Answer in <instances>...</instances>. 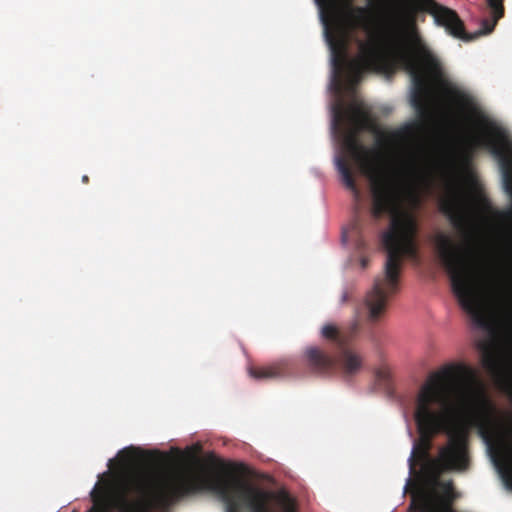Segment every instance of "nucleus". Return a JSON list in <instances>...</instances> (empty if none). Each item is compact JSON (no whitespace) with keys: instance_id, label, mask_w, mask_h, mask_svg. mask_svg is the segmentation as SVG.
Wrapping results in <instances>:
<instances>
[{"instance_id":"obj_4","label":"nucleus","mask_w":512,"mask_h":512,"mask_svg":"<svg viewBox=\"0 0 512 512\" xmlns=\"http://www.w3.org/2000/svg\"><path fill=\"white\" fill-rule=\"evenodd\" d=\"M357 321L346 328H339L334 324H325L321 329L324 339L332 342L338 349L336 357L325 350L311 346L305 350L307 367L316 374L327 375L338 370L343 378L351 379L364 367V358L348 346L358 332Z\"/></svg>"},{"instance_id":"obj_7","label":"nucleus","mask_w":512,"mask_h":512,"mask_svg":"<svg viewBox=\"0 0 512 512\" xmlns=\"http://www.w3.org/2000/svg\"><path fill=\"white\" fill-rule=\"evenodd\" d=\"M291 365L288 360H280L268 366H255L249 369V374L257 380L275 379L288 375Z\"/></svg>"},{"instance_id":"obj_1","label":"nucleus","mask_w":512,"mask_h":512,"mask_svg":"<svg viewBox=\"0 0 512 512\" xmlns=\"http://www.w3.org/2000/svg\"><path fill=\"white\" fill-rule=\"evenodd\" d=\"M497 408L475 370L464 363H449L429 374L416 397L414 418L419 433L408 459L410 475L465 472L470 467L465 420L491 450L503 442L497 427Z\"/></svg>"},{"instance_id":"obj_13","label":"nucleus","mask_w":512,"mask_h":512,"mask_svg":"<svg viewBox=\"0 0 512 512\" xmlns=\"http://www.w3.org/2000/svg\"><path fill=\"white\" fill-rule=\"evenodd\" d=\"M347 298H348L347 293H344L343 296H342V302H346Z\"/></svg>"},{"instance_id":"obj_12","label":"nucleus","mask_w":512,"mask_h":512,"mask_svg":"<svg viewBox=\"0 0 512 512\" xmlns=\"http://www.w3.org/2000/svg\"><path fill=\"white\" fill-rule=\"evenodd\" d=\"M82 182H83V183H85V184H87V183L89 182V177H88L87 175H84V176L82 177Z\"/></svg>"},{"instance_id":"obj_3","label":"nucleus","mask_w":512,"mask_h":512,"mask_svg":"<svg viewBox=\"0 0 512 512\" xmlns=\"http://www.w3.org/2000/svg\"><path fill=\"white\" fill-rule=\"evenodd\" d=\"M441 207L453 226L462 233L465 244L456 243L448 234H437L435 246L438 259L450 279L452 291L462 309L478 327L486 328L488 318L479 281L469 260L468 244L472 239L469 205L460 187L455 184L450 186L449 195L443 200Z\"/></svg>"},{"instance_id":"obj_2","label":"nucleus","mask_w":512,"mask_h":512,"mask_svg":"<svg viewBox=\"0 0 512 512\" xmlns=\"http://www.w3.org/2000/svg\"><path fill=\"white\" fill-rule=\"evenodd\" d=\"M211 491L225 504V512H271V492L243 479L231 471L208 475L189 468L166 474H138L129 478L116 492L95 488L94 505L88 512H150L152 508H168L182 498Z\"/></svg>"},{"instance_id":"obj_8","label":"nucleus","mask_w":512,"mask_h":512,"mask_svg":"<svg viewBox=\"0 0 512 512\" xmlns=\"http://www.w3.org/2000/svg\"><path fill=\"white\" fill-rule=\"evenodd\" d=\"M481 362L483 368L492 375L498 374L500 371V361L498 357L491 352H484Z\"/></svg>"},{"instance_id":"obj_6","label":"nucleus","mask_w":512,"mask_h":512,"mask_svg":"<svg viewBox=\"0 0 512 512\" xmlns=\"http://www.w3.org/2000/svg\"><path fill=\"white\" fill-rule=\"evenodd\" d=\"M343 239L353 242L354 248L360 257L361 268H367L369 259L364 255L367 249V242L362 235V224L359 219H355L349 227L343 231Z\"/></svg>"},{"instance_id":"obj_9","label":"nucleus","mask_w":512,"mask_h":512,"mask_svg":"<svg viewBox=\"0 0 512 512\" xmlns=\"http://www.w3.org/2000/svg\"><path fill=\"white\" fill-rule=\"evenodd\" d=\"M376 380L383 386H388L390 381V370L386 366H382L375 371Z\"/></svg>"},{"instance_id":"obj_10","label":"nucleus","mask_w":512,"mask_h":512,"mask_svg":"<svg viewBox=\"0 0 512 512\" xmlns=\"http://www.w3.org/2000/svg\"><path fill=\"white\" fill-rule=\"evenodd\" d=\"M118 456L120 457L121 461L125 464V465H128L130 464L134 458H135V450L134 448H125L123 450H121L119 453H118Z\"/></svg>"},{"instance_id":"obj_11","label":"nucleus","mask_w":512,"mask_h":512,"mask_svg":"<svg viewBox=\"0 0 512 512\" xmlns=\"http://www.w3.org/2000/svg\"><path fill=\"white\" fill-rule=\"evenodd\" d=\"M280 501L285 512H294V503L288 494H283Z\"/></svg>"},{"instance_id":"obj_5","label":"nucleus","mask_w":512,"mask_h":512,"mask_svg":"<svg viewBox=\"0 0 512 512\" xmlns=\"http://www.w3.org/2000/svg\"><path fill=\"white\" fill-rule=\"evenodd\" d=\"M492 19H483L481 29L475 33H468L464 22L453 9L437 3L435 0H417L409 2L403 11V16L407 24L413 29L417 13L424 10L433 16L435 23L441 26L452 37L470 42L479 36L491 33L496 23L504 16L503 0H487Z\"/></svg>"}]
</instances>
